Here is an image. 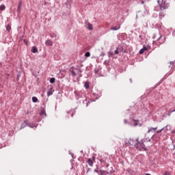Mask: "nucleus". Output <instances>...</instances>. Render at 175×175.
Masks as SVG:
<instances>
[{
	"label": "nucleus",
	"mask_w": 175,
	"mask_h": 175,
	"mask_svg": "<svg viewBox=\"0 0 175 175\" xmlns=\"http://www.w3.org/2000/svg\"><path fill=\"white\" fill-rule=\"evenodd\" d=\"M129 144L131 146H135L137 150L139 151H146V145H144V141L142 139L139 141V138H131L129 140Z\"/></svg>",
	"instance_id": "1"
},
{
	"label": "nucleus",
	"mask_w": 175,
	"mask_h": 175,
	"mask_svg": "<svg viewBox=\"0 0 175 175\" xmlns=\"http://www.w3.org/2000/svg\"><path fill=\"white\" fill-rule=\"evenodd\" d=\"M157 3L159 5L161 12H163V10H166V9H167V4L166 3V1L163 0H157Z\"/></svg>",
	"instance_id": "2"
},
{
	"label": "nucleus",
	"mask_w": 175,
	"mask_h": 175,
	"mask_svg": "<svg viewBox=\"0 0 175 175\" xmlns=\"http://www.w3.org/2000/svg\"><path fill=\"white\" fill-rule=\"evenodd\" d=\"M94 161H95V157H92V159H88V163L89 166H93L94 165Z\"/></svg>",
	"instance_id": "3"
},
{
	"label": "nucleus",
	"mask_w": 175,
	"mask_h": 175,
	"mask_svg": "<svg viewBox=\"0 0 175 175\" xmlns=\"http://www.w3.org/2000/svg\"><path fill=\"white\" fill-rule=\"evenodd\" d=\"M70 71L71 72L72 76L76 77V73L77 72H79V70H77V68H70Z\"/></svg>",
	"instance_id": "4"
},
{
	"label": "nucleus",
	"mask_w": 175,
	"mask_h": 175,
	"mask_svg": "<svg viewBox=\"0 0 175 175\" xmlns=\"http://www.w3.org/2000/svg\"><path fill=\"white\" fill-rule=\"evenodd\" d=\"M29 123V122L28 120H25L21 126V129H24V128H25Z\"/></svg>",
	"instance_id": "5"
},
{
	"label": "nucleus",
	"mask_w": 175,
	"mask_h": 175,
	"mask_svg": "<svg viewBox=\"0 0 175 175\" xmlns=\"http://www.w3.org/2000/svg\"><path fill=\"white\" fill-rule=\"evenodd\" d=\"M145 51H148V48L146 47V46H144L143 49H142L140 51H139V54H144V53Z\"/></svg>",
	"instance_id": "6"
},
{
	"label": "nucleus",
	"mask_w": 175,
	"mask_h": 175,
	"mask_svg": "<svg viewBox=\"0 0 175 175\" xmlns=\"http://www.w3.org/2000/svg\"><path fill=\"white\" fill-rule=\"evenodd\" d=\"M107 161V157H104L100 159V163H106Z\"/></svg>",
	"instance_id": "7"
},
{
	"label": "nucleus",
	"mask_w": 175,
	"mask_h": 175,
	"mask_svg": "<svg viewBox=\"0 0 175 175\" xmlns=\"http://www.w3.org/2000/svg\"><path fill=\"white\" fill-rule=\"evenodd\" d=\"M120 28H121V27L120 26V25H118L116 27H111V31H117V30L120 29Z\"/></svg>",
	"instance_id": "8"
},
{
	"label": "nucleus",
	"mask_w": 175,
	"mask_h": 175,
	"mask_svg": "<svg viewBox=\"0 0 175 175\" xmlns=\"http://www.w3.org/2000/svg\"><path fill=\"white\" fill-rule=\"evenodd\" d=\"M46 46H53V42L50 40H47L45 42Z\"/></svg>",
	"instance_id": "9"
},
{
	"label": "nucleus",
	"mask_w": 175,
	"mask_h": 175,
	"mask_svg": "<svg viewBox=\"0 0 175 175\" xmlns=\"http://www.w3.org/2000/svg\"><path fill=\"white\" fill-rule=\"evenodd\" d=\"M94 29V27H92V25L90 23H88V29H89V31H92V29Z\"/></svg>",
	"instance_id": "10"
},
{
	"label": "nucleus",
	"mask_w": 175,
	"mask_h": 175,
	"mask_svg": "<svg viewBox=\"0 0 175 175\" xmlns=\"http://www.w3.org/2000/svg\"><path fill=\"white\" fill-rule=\"evenodd\" d=\"M84 86H85V88H86V90H88V88H90V82L88 81L85 82Z\"/></svg>",
	"instance_id": "11"
},
{
	"label": "nucleus",
	"mask_w": 175,
	"mask_h": 175,
	"mask_svg": "<svg viewBox=\"0 0 175 175\" xmlns=\"http://www.w3.org/2000/svg\"><path fill=\"white\" fill-rule=\"evenodd\" d=\"M158 129V127H156V128H150L148 129V133H150V132H152V131H157Z\"/></svg>",
	"instance_id": "12"
},
{
	"label": "nucleus",
	"mask_w": 175,
	"mask_h": 175,
	"mask_svg": "<svg viewBox=\"0 0 175 175\" xmlns=\"http://www.w3.org/2000/svg\"><path fill=\"white\" fill-rule=\"evenodd\" d=\"M32 53H38V48H36V46H33L32 49H31Z\"/></svg>",
	"instance_id": "13"
},
{
	"label": "nucleus",
	"mask_w": 175,
	"mask_h": 175,
	"mask_svg": "<svg viewBox=\"0 0 175 175\" xmlns=\"http://www.w3.org/2000/svg\"><path fill=\"white\" fill-rule=\"evenodd\" d=\"M52 90H53V88H51V89L48 91V92H47V96H50L53 95Z\"/></svg>",
	"instance_id": "14"
},
{
	"label": "nucleus",
	"mask_w": 175,
	"mask_h": 175,
	"mask_svg": "<svg viewBox=\"0 0 175 175\" xmlns=\"http://www.w3.org/2000/svg\"><path fill=\"white\" fill-rule=\"evenodd\" d=\"M40 114V116H46V111H44V109H42Z\"/></svg>",
	"instance_id": "15"
},
{
	"label": "nucleus",
	"mask_w": 175,
	"mask_h": 175,
	"mask_svg": "<svg viewBox=\"0 0 175 175\" xmlns=\"http://www.w3.org/2000/svg\"><path fill=\"white\" fill-rule=\"evenodd\" d=\"M50 83H51V84H54V83H55V78L52 77V78L50 79Z\"/></svg>",
	"instance_id": "16"
},
{
	"label": "nucleus",
	"mask_w": 175,
	"mask_h": 175,
	"mask_svg": "<svg viewBox=\"0 0 175 175\" xmlns=\"http://www.w3.org/2000/svg\"><path fill=\"white\" fill-rule=\"evenodd\" d=\"M6 9V6L5 5H0V10H5Z\"/></svg>",
	"instance_id": "17"
},
{
	"label": "nucleus",
	"mask_w": 175,
	"mask_h": 175,
	"mask_svg": "<svg viewBox=\"0 0 175 175\" xmlns=\"http://www.w3.org/2000/svg\"><path fill=\"white\" fill-rule=\"evenodd\" d=\"M32 101H33L34 103H36V102H38V98H36V97H32Z\"/></svg>",
	"instance_id": "18"
},
{
	"label": "nucleus",
	"mask_w": 175,
	"mask_h": 175,
	"mask_svg": "<svg viewBox=\"0 0 175 175\" xmlns=\"http://www.w3.org/2000/svg\"><path fill=\"white\" fill-rule=\"evenodd\" d=\"M10 29H12V27L10 26V25H8L6 26V30L9 31Z\"/></svg>",
	"instance_id": "19"
},
{
	"label": "nucleus",
	"mask_w": 175,
	"mask_h": 175,
	"mask_svg": "<svg viewBox=\"0 0 175 175\" xmlns=\"http://www.w3.org/2000/svg\"><path fill=\"white\" fill-rule=\"evenodd\" d=\"M90 55H91V53L90 52H86L85 53V57H90Z\"/></svg>",
	"instance_id": "20"
},
{
	"label": "nucleus",
	"mask_w": 175,
	"mask_h": 175,
	"mask_svg": "<svg viewBox=\"0 0 175 175\" xmlns=\"http://www.w3.org/2000/svg\"><path fill=\"white\" fill-rule=\"evenodd\" d=\"M163 128L161 129V130H158V131H156V133H161V132H162V131H163Z\"/></svg>",
	"instance_id": "21"
},
{
	"label": "nucleus",
	"mask_w": 175,
	"mask_h": 175,
	"mask_svg": "<svg viewBox=\"0 0 175 175\" xmlns=\"http://www.w3.org/2000/svg\"><path fill=\"white\" fill-rule=\"evenodd\" d=\"M120 53V51H118V48L116 49V50L115 51V54L117 55Z\"/></svg>",
	"instance_id": "22"
},
{
	"label": "nucleus",
	"mask_w": 175,
	"mask_h": 175,
	"mask_svg": "<svg viewBox=\"0 0 175 175\" xmlns=\"http://www.w3.org/2000/svg\"><path fill=\"white\" fill-rule=\"evenodd\" d=\"M134 122H135V126H137V125H139V123L137 122V121L134 120Z\"/></svg>",
	"instance_id": "23"
},
{
	"label": "nucleus",
	"mask_w": 175,
	"mask_h": 175,
	"mask_svg": "<svg viewBox=\"0 0 175 175\" xmlns=\"http://www.w3.org/2000/svg\"><path fill=\"white\" fill-rule=\"evenodd\" d=\"M173 64L172 62H170L169 64H168V67L170 68L172 66V64Z\"/></svg>",
	"instance_id": "24"
},
{
	"label": "nucleus",
	"mask_w": 175,
	"mask_h": 175,
	"mask_svg": "<svg viewBox=\"0 0 175 175\" xmlns=\"http://www.w3.org/2000/svg\"><path fill=\"white\" fill-rule=\"evenodd\" d=\"M99 172H100V173L101 175L105 174V171L100 170V171H99Z\"/></svg>",
	"instance_id": "25"
},
{
	"label": "nucleus",
	"mask_w": 175,
	"mask_h": 175,
	"mask_svg": "<svg viewBox=\"0 0 175 175\" xmlns=\"http://www.w3.org/2000/svg\"><path fill=\"white\" fill-rule=\"evenodd\" d=\"M23 42H24L25 44H27V40H24Z\"/></svg>",
	"instance_id": "26"
},
{
	"label": "nucleus",
	"mask_w": 175,
	"mask_h": 175,
	"mask_svg": "<svg viewBox=\"0 0 175 175\" xmlns=\"http://www.w3.org/2000/svg\"><path fill=\"white\" fill-rule=\"evenodd\" d=\"M21 7L20 5L18 6V12H20Z\"/></svg>",
	"instance_id": "27"
},
{
	"label": "nucleus",
	"mask_w": 175,
	"mask_h": 175,
	"mask_svg": "<svg viewBox=\"0 0 175 175\" xmlns=\"http://www.w3.org/2000/svg\"><path fill=\"white\" fill-rule=\"evenodd\" d=\"M162 38V36L160 35L159 38V40Z\"/></svg>",
	"instance_id": "28"
},
{
	"label": "nucleus",
	"mask_w": 175,
	"mask_h": 175,
	"mask_svg": "<svg viewBox=\"0 0 175 175\" xmlns=\"http://www.w3.org/2000/svg\"><path fill=\"white\" fill-rule=\"evenodd\" d=\"M94 172H96V173H99V171L95 170Z\"/></svg>",
	"instance_id": "29"
},
{
	"label": "nucleus",
	"mask_w": 175,
	"mask_h": 175,
	"mask_svg": "<svg viewBox=\"0 0 175 175\" xmlns=\"http://www.w3.org/2000/svg\"><path fill=\"white\" fill-rule=\"evenodd\" d=\"M146 175H151V174H146Z\"/></svg>",
	"instance_id": "30"
},
{
	"label": "nucleus",
	"mask_w": 175,
	"mask_h": 175,
	"mask_svg": "<svg viewBox=\"0 0 175 175\" xmlns=\"http://www.w3.org/2000/svg\"><path fill=\"white\" fill-rule=\"evenodd\" d=\"M71 117H73V113H72V116H71Z\"/></svg>",
	"instance_id": "31"
}]
</instances>
